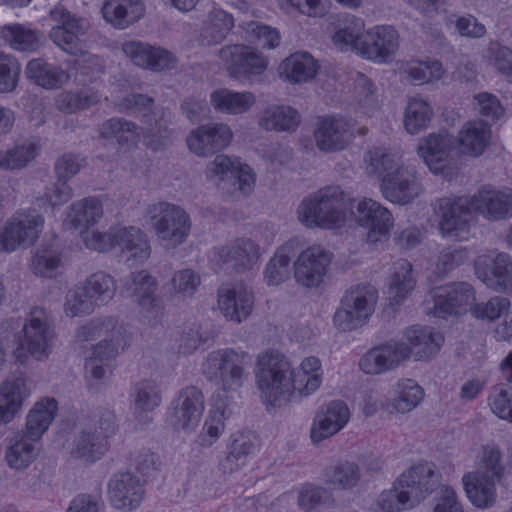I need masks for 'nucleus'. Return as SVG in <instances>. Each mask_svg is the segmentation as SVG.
<instances>
[{"label": "nucleus", "mask_w": 512, "mask_h": 512, "mask_svg": "<svg viewBox=\"0 0 512 512\" xmlns=\"http://www.w3.org/2000/svg\"><path fill=\"white\" fill-rule=\"evenodd\" d=\"M299 218L306 226L327 229L352 226L355 221L369 229L367 240L375 244L387 239L391 222L389 211L372 199L357 200L355 213L351 209L339 210L336 201L326 193L315 200L303 202L299 209Z\"/></svg>", "instance_id": "obj_1"}, {"label": "nucleus", "mask_w": 512, "mask_h": 512, "mask_svg": "<svg viewBox=\"0 0 512 512\" xmlns=\"http://www.w3.org/2000/svg\"><path fill=\"white\" fill-rule=\"evenodd\" d=\"M443 338L430 328L412 326L401 339L374 347L359 360L360 370L367 375H380L395 369L403 361L423 360L435 354Z\"/></svg>", "instance_id": "obj_2"}, {"label": "nucleus", "mask_w": 512, "mask_h": 512, "mask_svg": "<svg viewBox=\"0 0 512 512\" xmlns=\"http://www.w3.org/2000/svg\"><path fill=\"white\" fill-rule=\"evenodd\" d=\"M491 139L489 126L481 120L467 122L455 142L447 134H432L420 141L418 156L434 174H444L453 148L468 156L481 155Z\"/></svg>", "instance_id": "obj_3"}, {"label": "nucleus", "mask_w": 512, "mask_h": 512, "mask_svg": "<svg viewBox=\"0 0 512 512\" xmlns=\"http://www.w3.org/2000/svg\"><path fill=\"white\" fill-rule=\"evenodd\" d=\"M468 205V212H479L491 219H501L512 214V190L503 191L483 190L475 195L468 203L466 199H458L451 203L445 201L441 206L439 229L443 235L457 240L469 237L470 226L463 211Z\"/></svg>", "instance_id": "obj_4"}, {"label": "nucleus", "mask_w": 512, "mask_h": 512, "mask_svg": "<svg viewBox=\"0 0 512 512\" xmlns=\"http://www.w3.org/2000/svg\"><path fill=\"white\" fill-rule=\"evenodd\" d=\"M510 309V301L494 297L485 303L475 304V293L466 283L440 287L434 291V315L437 317L461 316L470 311L473 317L489 322L499 319Z\"/></svg>", "instance_id": "obj_5"}, {"label": "nucleus", "mask_w": 512, "mask_h": 512, "mask_svg": "<svg viewBox=\"0 0 512 512\" xmlns=\"http://www.w3.org/2000/svg\"><path fill=\"white\" fill-rule=\"evenodd\" d=\"M432 477L430 463L423 461L412 464L398 477L390 490L379 495L378 507L384 512H397L414 507L425 497Z\"/></svg>", "instance_id": "obj_6"}, {"label": "nucleus", "mask_w": 512, "mask_h": 512, "mask_svg": "<svg viewBox=\"0 0 512 512\" xmlns=\"http://www.w3.org/2000/svg\"><path fill=\"white\" fill-rule=\"evenodd\" d=\"M20 342L13 352L15 360L25 364L29 357L46 360L52 352L55 332L45 309L34 307L22 328Z\"/></svg>", "instance_id": "obj_7"}, {"label": "nucleus", "mask_w": 512, "mask_h": 512, "mask_svg": "<svg viewBox=\"0 0 512 512\" xmlns=\"http://www.w3.org/2000/svg\"><path fill=\"white\" fill-rule=\"evenodd\" d=\"M372 172L381 178L383 196L395 204H406L419 195L421 187L414 177L399 166L394 155L375 152L371 158Z\"/></svg>", "instance_id": "obj_8"}, {"label": "nucleus", "mask_w": 512, "mask_h": 512, "mask_svg": "<svg viewBox=\"0 0 512 512\" xmlns=\"http://www.w3.org/2000/svg\"><path fill=\"white\" fill-rule=\"evenodd\" d=\"M148 214L164 248L174 249L185 242L191 230V220L184 209L168 202H159L149 206Z\"/></svg>", "instance_id": "obj_9"}, {"label": "nucleus", "mask_w": 512, "mask_h": 512, "mask_svg": "<svg viewBox=\"0 0 512 512\" xmlns=\"http://www.w3.org/2000/svg\"><path fill=\"white\" fill-rule=\"evenodd\" d=\"M115 414L104 410L95 415L74 440L72 455L94 462L108 449L109 439L115 434Z\"/></svg>", "instance_id": "obj_10"}, {"label": "nucleus", "mask_w": 512, "mask_h": 512, "mask_svg": "<svg viewBox=\"0 0 512 512\" xmlns=\"http://www.w3.org/2000/svg\"><path fill=\"white\" fill-rule=\"evenodd\" d=\"M251 357L245 352L233 349L212 351L203 363V373L217 382L224 391H235L243 385L245 366L250 365Z\"/></svg>", "instance_id": "obj_11"}, {"label": "nucleus", "mask_w": 512, "mask_h": 512, "mask_svg": "<svg viewBox=\"0 0 512 512\" xmlns=\"http://www.w3.org/2000/svg\"><path fill=\"white\" fill-rule=\"evenodd\" d=\"M257 384L267 407H281L286 404L285 387L288 362L276 351H267L258 357Z\"/></svg>", "instance_id": "obj_12"}, {"label": "nucleus", "mask_w": 512, "mask_h": 512, "mask_svg": "<svg viewBox=\"0 0 512 512\" xmlns=\"http://www.w3.org/2000/svg\"><path fill=\"white\" fill-rule=\"evenodd\" d=\"M218 57L228 75L237 81L260 76L269 66L268 58L261 51L245 44L225 45L219 49Z\"/></svg>", "instance_id": "obj_13"}, {"label": "nucleus", "mask_w": 512, "mask_h": 512, "mask_svg": "<svg viewBox=\"0 0 512 512\" xmlns=\"http://www.w3.org/2000/svg\"><path fill=\"white\" fill-rule=\"evenodd\" d=\"M376 292L369 287L348 291L335 312L334 324L340 330H351L366 321L374 311Z\"/></svg>", "instance_id": "obj_14"}, {"label": "nucleus", "mask_w": 512, "mask_h": 512, "mask_svg": "<svg viewBox=\"0 0 512 512\" xmlns=\"http://www.w3.org/2000/svg\"><path fill=\"white\" fill-rule=\"evenodd\" d=\"M43 218L35 211L17 213L0 228V253L13 252L18 247L32 245L43 226Z\"/></svg>", "instance_id": "obj_15"}, {"label": "nucleus", "mask_w": 512, "mask_h": 512, "mask_svg": "<svg viewBox=\"0 0 512 512\" xmlns=\"http://www.w3.org/2000/svg\"><path fill=\"white\" fill-rule=\"evenodd\" d=\"M50 16L58 25L50 32L51 40L63 51L77 55L81 52L79 37L89 29V21L70 13L62 5L55 6Z\"/></svg>", "instance_id": "obj_16"}, {"label": "nucleus", "mask_w": 512, "mask_h": 512, "mask_svg": "<svg viewBox=\"0 0 512 512\" xmlns=\"http://www.w3.org/2000/svg\"><path fill=\"white\" fill-rule=\"evenodd\" d=\"M349 419L350 410L345 402L333 400L322 405L311 423V442L318 445L335 436L347 425Z\"/></svg>", "instance_id": "obj_17"}, {"label": "nucleus", "mask_w": 512, "mask_h": 512, "mask_svg": "<svg viewBox=\"0 0 512 512\" xmlns=\"http://www.w3.org/2000/svg\"><path fill=\"white\" fill-rule=\"evenodd\" d=\"M232 137L233 133L227 124L211 123L192 130L186 142L192 153L207 157L225 149Z\"/></svg>", "instance_id": "obj_18"}, {"label": "nucleus", "mask_w": 512, "mask_h": 512, "mask_svg": "<svg viewBox=\"0 0 512 512\" xmlns=\"http://www.w3.org/2000/svg\"><path fill=\"white\" fill-rule=\"evenodd\" d=\"M398 48V32L388 25H375L366 29L361 57L383 64L394 58Z\"/></svg>", "instance_id": "obj_19"}, {"label": "nucleus", "mask_w": 512, "mask_h": 512, "mask_svg": "<svg viewBox=\"0 0 512 512\" xmlns=\"http://www.w3.org/2000/svg\"><path fill=\"white\" fill-rule=\"evenodd\" d=\"M203 411L202 392L194 386L186 387L172 403L171 423L177 430L191 432L198 426Z\"/></svg>", "instance_id": "obj_20"}, {"label": "nucleus", "mask_w": 512, "mask_h": 512, "mask_svg": "<svg viewBox=\"0 0 512 512\" xmlns=\"http://www.w3.org/2000/svg\"><path fill=\"white\" fill-rule=\"evenodd\" d=\"M496 477L484 469H473L462 476V488L469 503L480 510L491 508L497 497Z\"/></svg>", "instance_id": "obj_21"}, {"label": "nucleus", "mask_w": 512, "mask_h": 512, "mask_svg": "<svg viewBox=\"0 0 512 512\" xmlns=\"http://www.w3.org/2000/svg\"><path fill=\"white\" fill-rule=\"evenodd\" d=\"M254 296L244 284L223 285L218 289V307L223 316L240 323L252 312Z\"/></svg>", "instance_id": "obj_22"}, {"label": "nucleus", "mask_w": 512, "mask_h": 512, "mask_svg": "<svg viewBox=\"0 0 512 512\" xmlns=\"http://www.w3.org/2000/svg\"><path fill=\"white\" fill-rule=\"evenodd\" d=\"M477 277L488 287L508 291L512 289V262L506 254L478 257L475 263Z\"/></svg>", "instance_id": "obj_23"}, {"label": "nucleus", "mask_w": 512, "mask_h": 512, "mask_svg": "<svg viewBox=\"0 0 512 512\" xmlns=\"http://www.w3.org/2000/svg\"><path fill=\"white\" fill-rule=\"evenodd\" d=\"M108 494L114 508L132 511L140 505L144 496V487L133 474L119 473L110 479Z\"/></svg>", "instance_id": "obj_24"}, {"label": "nucleus", "mask_w": 512, "mask_h": 512, "mask_svg": "<svg viewBox=\"0 0 512 512\" xmlns=\"http://www.w3.org/2000/svg\"><path fill=\"white\" fill-rule=\"evenodd\" d=\"M122 51L135 65L144 69L159 72L176 65V58L171 52L147 43L128 41L122 45Z\"/></svg>", "instance_id": "obj_25"}, {"label": "nucleus", "mask_w": 512, "mask_h": 512, "mask_svg": "<svg viewBox=\"0 0 512 512\" xmlns=\"http://www.w3.org/2000/svg\"><path fill=\"white\" fill-rule=\"evenodd\" d=\"M115 247H118L130 266L142 264L151 254L148 236L138 227L115 229Z\"/></svg>", "instance_id": "obj_26"}, {"label": "nucleus", "mask_w": 512, "mask_h": 512, "mask_svg": "<svg viewBox=\"0 0 512 512\" xmlns=\"http://www.w3.org/2000/svg\"><path fill=\"white\" fill-rule=\"evenodd\" d=\"M330 262L331 255L323 248L316 246L307 249L295 264V278L307 287L317 286Z\"/></svg>", "instance_id": "obj_27"}, {"label": "nucleus", "mask_w": 512, "mask_h": 512, "mask_svg": "<svg viewBox=\"0 0 512 512\" xmlns=\"http://www.w3.org/2000/svg\"><path fill=\"white\" fill-rule=\"evenodd\" d=\"M258 246L248 238H238L216 250L218 264L237 271L252 267L259 259Z\"/></svg>", "instance_id": "obj_28"}, {"label": "nucleus", "mask_w": 512, "mask_h": 512, "mask_svg": "<svg viewBox=\"0 0 512 512\" xmlns=\"http://www.w3.org/2000/svg\"><path fill=\"white\" fill-rule=\"evenodd\" d=\"M29 396L30 389L23 376L5 380L0 385V425L11 422Z\"/></svg>", "instance_id": "obj_29"}, {"label": "nucleus", "mask_w": 512, "mask_h": 512, "mask_svg": "<svg viewBox=\"0 0 512 512\" xmlns=\"http://www.w3.org/2000/svg\"><path fill=\"white\" fill-rule=\"evenodd\" d=\"M157 281L147 271L131 273L125 278L124 291L146 312L158 313L160 301L156 296Z\"/></svg>", "instance_id": "obj_30"}, {"label": "nucleus", "mask_w": 512, "mask_h": 512, "mask_svg": "<svg viewBox=\"0 0 512 512\" xmlns=\"http://www.w3.org/2000/svg\"><path fill=\"white\" fill-rule=\"evenodd\" d=\"M39 452L40 441L21 431L8 439L5 461L10 468L23 470L35 461Z\"/></svg>", "instance_id": "obj_31"}, {"label": "nucleus", "mask_w": 512, "mask_h": 512, "mask_svg": "<svg viewBox=\"0 0 512 512\" xmlns=\"http://www.w3.org/2000/svg\"><path fill=\"white\" fill-rule=\"evenodd\" d=\"M212 107L220 113L240 115L248 112L256 103L252 92H236L227 88H220L210 94Z\"/></svg>", "instance_id": "obj_32"}, {"label": "nucleus", "mask_w": 512, "mask_h": 512, "mask_svg": "<svg viewBox=\"0 0 512 512\" xmlns=\"http://www.w3.org/2000/svg\"><path fill=\"white\" fill-rule=\"evenodd\" d=\"M25 72L30 80L44 89H58L70 79L69 73L62 67L40 58L30 60Z\"/></svg>", "instance_id": "obj_33"}, {"label": "nucleus", "mask_w": 512, "mask_h": 512, "mask_svg": "<svg viewBox=\"0 0 512 512\" xmlns=\"http://www.w3.org/2000/svg\"><path fill=\"white\" fill-rule=\"evenodd\" d=\"M366 28L361 19L344 21L331 36L333 46L342 52H353L362 56Z\"/></svg>", "instance_id": "obj_34"}, {"label": "nucleus", "mask_w": 512, "mask_h": 512, "mask_svg": "<svg viewBox=\"0 0 512 512\" xmlns=\"http://www.w3.org/2000/svg\"><path fill=\"white\" fill-rule=\"evenodd\" d=\"M104 19L114 27L125 29L144 14V6L137 0H109L103 8Z\"/></svg>", "instance_id": "obj_35"}, {"label": "nucleus", "mask_w": 512, "mask_h": 512, "mask_svg": "<svg viewBox=\"0 0 512 512\" xmlns=\"http://www.w3.org/2000/svg\"><path fill=\"white\" fill-rule=\"evenodd\" d=\"M58 410L54 398H44L35 403L26 417V428L22 432L40 441L48 429Z\"/></svg>", "instance_id": "obj_36"}, {"label": "nucleus", "mask_w": 512, "mask_h": 512, "mask_svg": "<svg viewBox=\"0 0 512 512\" xmlns=\"http://www.w3.org/2000/svg\"><path fill=\"white\" fill-rule=\"evenodd\" d=\"M58 410L54 398H44L35 403L26 417V428L22 432L40 441L48 429Z\"/></svg>", "instance_id": "obj_37"}, {"label": "nucleus", "mask_w": 512, "mask_h": 512, "mask_svg": "<svg viewBox=\"0 0 512 512\" xmlns=\"http://www.w3.org/2000/svg\"><path fill=\"white\" fill-rule=\"evenodd\" d=\"M322 382L320 361L315 357L305 358L292 377L293 391L301 396L314 393Z\"/></svg>", "instance_id": "obj_38"}, {"label": "nucleus", "mask_w": 512, "mask_h": 512, "mask_svg": "<svg viewBox=\"0 0 512 512\" xmlns=\"http://www.w3.org/2000/svg\"><path fill=\"white\" fill-rule=\"evenodd\" d=\"M233 26L232 15L222 9H213L203 24L201 39L207 45L218 44L226 38Z\"/></svg>", "instance_id": "obj_39"}, {"label": "nucleus", "mask_w": 512, "mask_h": 512, "mask_svg": "<svg viewBox=\"0 0 512 512\" xmlns=\"http://www.w3.org/2000/svg\"><path fill=\"white\" fill-rule=\"evenodd\" d=\"M345 123L342 119L324 118L318 122L315 138L323 151H336L345 145Z\"/></svg>", "instance_id": "obj_40"}, {"label": "nucleus", "mask_w": 512, "mask_h": 512, "mask_svg": "<svg viewBox=\"0 0 512 512\" xmlns=\"http://www.w3.org/2000/svg\"><path fill=\"white\" fill-rule=\"evenodd\" d=\"M396 398L390 404L392 413H408L414 410L424 399V390L415 381L401 380L397 383Z\"/></svg>", "instance_id": "obj_41"}, {"label": "nucleus", "mask_w": 512, "mask_h": 512, "mask_svg": "<svg viewBox=\"0 0 512 512\" xmlns=\"http://www.w3.org/2000/svg\"><path fill=\"white\" fill-rule=\"evenodd\" d=\"M1 35L14 50L35 51L40 46V32L22 24L5 25L1 30Z\"/></svg>", "instance_id": "obj_42"}, {"label": "nucleus", "mask_w": 512, "mask_h": 512, "mask_svg": "<svg viewBox=\"0 0 512 512\" xmlns=\"http://www.w3.org/2000/svg\"><path fill=\"white\" fill-rule=\"evenodd\" d=\"M102 215L101 202L96 198L89 197L73 203L68 218L75 229L83 231L94 225Z\"/></svg>", "instance_id": "obj_43"}, {"label": "nucleus", "mask_w": 512, "mask_h": 512, "mask_svg": "<svg viewBox=\"0 0 512 512\" xmlns=\"http://www.w3.org/2000/svg\"><path fill=\"white\" fill-rule=\"evenodd\" d=\"M82 286L97 306L108 303L116 292V283L113 277L102 271L91 274Z\"/></svg>", "instance_id": "obj_44"}, {"label": "nucleus", "mask_w": 512, "mask_h": 512, "mask_svg": "<svg viewBox=\"0 0 512 512\" xmlns=\"http://www.w3.org/2000/svg\"><path fill=\"white\" fill-rule=\"evenodd\" d=\"M128 342L129 337L126 329L122 326L113 327L109 340L104 339L93 346L89 358L110 364L119 350H123L128 345Z\"/></svg>", "instance_id": "obj_45"}, {"label": "nucleus", "mask_w": 512, "mask_h": 512, "mask_svg": "<svg viewBox=\"0 0 512 512\" xmlns=\"http://www.w3.org/2000/svg\"><path fill=\"white\" fill-rule=\"evenodd\" d=\"M128 342L129 337L126 329L122 326L113 327L109 340L104 339L93 346L89 358L110 364L119 350H123L128 345Z\"/></svg>", "instance_id": "obj_46"}, {"label": "nucleus", "mask_w": 512, "mask_h": 512, "mask_svg": "<svg viewBox=\"0 0 512 512\" xmlns=\"http://www.w3.org/2000/svg\"><path fill=\"white\" fill-rule=\"evenodd\" d=\"M130 397L134 411L140 413L154 410L161 402L158 386L149 380L136 383Z\"/></svg>", "instance_id": "obj_47"}, {"label": "nucleus", "mask_w": 512, "mask_h": 512, "mask_svg": "<svg viewBox=\"0 0 512 512\" xmlns=\"http://www.w3.org/2000/svg\"><path fill=\"white\" fill-rule=\"evenodd\" d=\"M215 410L211 411L204 422L201 433L198 436L199 444L203 447L212 446L222 435L224 424V403H219L217 397H213Z\"/></svg>", "instance_id": "obj_48"}, {"label": "nucleus", "mask_w": 512, "mask_h": 512, "mask_svg": "<svg viewBox=\"0 0 512 512\" xmlns=\"http://www.w3.org/2000/svg\"><path fill=\"white\" fill-rule=\"evenodd\" d=\"M432 118L430 105L422 99L413 98L409 101L404 117L405 129L410 134H417L427 128Z\"/></svg>", "instance_id": "obj_49"}, {"label": "nucleus", "mask_w": 512, "mask_h": 512, "mask_svg": "<svg viewBox=\"0 0 512 512\" xmlns=\"http://www.w3.org/2000/svg\"><path fill=\"white\" fill-rule=\"evenodd\" d=\"M37 147L32 142H24L13 149L0 151V169L15 170L23 168L35 158Z\"/></svg>", "instance_id": "obj_50"}, {"label": "nucleus", "mask_w": 512, "mask_h": 512, "mask_svg": "<svg viewBox=\"0 0 512 512\" xmlns=\"http://www.w3.org/2000/svg\"><path fill=\"white\" fill-rule=\"evenodd\" d=\"M154 100L144 94H129L115 103L119 113H127L143 117V123H148L152 118Z\"/></svg>", "instance_id": "obj_51"}, {"label": "nucleus", "mask_w": 512, "mask_h": 512, "mask_svg": "<svg viewBox=\"0 0 512 512\" xmlns=\"http://www.w3.org/2000/svg\"><path fill=\"white\" fill-rule=\"evenodd\" d=\"M99 132L103 138L115 137L119 142L134 141L140 137L139 126L132 121L116 117L106 120Z\"/></svg>", "instance_id": "obj_52"}, {"label": "nucleus", "mask_w": 512, "mask_h": 512, "mask_svg": "<svg viewBox=\"0 0 512 512\" xmlns=\"http://www.w3.org/2000/svg\"><path fill=\"white\" fill-rule=\"evenodd\" d=\"M414 287V277L411 265L407 262H401L393 277L392 283L388 289L389 299L392 304H397L404 299Z\"/></svg>", "instance_id": "obj_53"}, {"label": "nucleus", "mask_w": 512, "mask_h": 512, "mask_svg": "<svg viewBox=\"0 0 512 512\" xmlns=\"http://www.w3.org/2000/svg\"><path fill=\"white\" fill-rule=\"evenodd\" d=\"M155 123L152 124L151 120L145 123V126L140 127V135L143 136L144 144L153 151H160L166 149L170 143V132L167 125L161 120L154 119Z\"/></svg>", "instance_id": "obj_54"}, {"label": "nucleus", "mask_w": 512, "mask_h": 512, "mask_svg": "<svg viewBox=\"0 0 512 512\" xmlns=\"http://www.w3.org/2000/svg\"><path fill=\"white\" fill-rule=\"evenodd\" d=\"M95 307H97L96 303L89 297L82 285L70 290L66 295L64 311L69 317L90 314Z\"/></svg>", "instance_id": "obj_55"}, {"label": "nucleus", "mask_w": 512, "mask_h": 512, "mask_svg": "<svg viewBox=\"0 0 512 512\" xmlns=\"http://www.w3.org/2000/svg\"><path fill=\"white\" fill-rule=\"evenodd\" d=\"M21 67L17 59L0 51V93L15 90L18 84Z\"/></svg>", "instance_id": "obj_56"}, {"label": "nucleus", "mask_w": 512, "mask_h": 512, "mask_svg": "<svg viewBox=\"0 0 512 512\" xmlns=\"http://www.w3.org/2000/svg\"><path fill=\"white\" fill-rule=\"evenodd\" d=\"M288 277V249L280 247L267 263L264 278L268 285L278 286Z\"/></svg>", "instance_id": "obj_57"}, {"label": "nucleus", "mask_w": 512, "mask_h": 512, "mask_svg": "<svg viewBox=\"0 0 512 512\" xmlns=\"http://www.w3.org/2000/svg\"><path fill=\"white\" fill-rule=\"evenodd\" d=\"M239 27L249 36L257 40L263 48L274 49L280 43V33L277 29L256 21L242 22Z\"/></svg>", "instance_id": "obj_58"}, {"label": "nucleus", "mask_w": 512, "mask_h": 512, "mask_svg": "<svg viewBox=\"0 0 512 512\" xmlns=\"http://www.w3.org/2000/svg\"><path fill=\"white\" fill-rule=\"evenodd\" d=\"M60 265V254L52 247L38 249L32 258V271L42 277H53Z\"/></svg>", "instance_id": "obj_59"}, {"label": "nucleus", "mask_w": 512, "mask_h": 512, "mask_svg": "<svg viewBox=\"0 0 512 512\" xmlns=\"http://www.w3.org/2000/svg\"><path fill=\"white\" fill-rule=\"evenodd\" d=\"M407 73L409 78L418 84L430 83L443 75L442 65L438 61H419L409 65Z\"/></svg>", "instance_id": "obj_60"}, {"label": "nucleus", "mask_w": 512, "mask_h": 512, "mask_svg": "<svg viewBox=\"0 0 512 512\" xmlns=\"http://www.w3.org/2000/svg\"><path fill=\"white\" fill-rule=\"evenodd\" d=\"M316 72L317 64L308 53L299 52L290 56V81H307L313 78Z\"/></svg>", "instance_id": "obj_61"}, {"label": "nucleus", "mask_w": 512, "mask_h": 512, "mask_svg": "<svg viewBox=\"0 0 512 512\" xmlns=\"http://www.w3.org/2000/svg\"><path fill=\"white\" fill-rule=\"evenodd\" d=\"M432 512H464L454 488L449 485H441L435 491Z\"/></svg>", "instance_id": "obj_62"}, {"label": "nucleus", "mask_w": 512, "mask_h": 512, "mask_svg": "<svg viewBox=\"0 0 512 512\" xmlns=\"http://www.w3.org/2000/svg\"><path fill=\"white\" fill-rule=\"evenodd\" d=\"M81 238L88 249L97 252H107L115 247V229H111L109 232L85 229L81 231Z\"/></svg>", "instance_id": "obj_63"}, {"label": "nucleus", "mask_w": 512, "mask_h": 512, "mask_svg": "<svg viewBox=\"0 0 512 512\" xmlns=\"http://www.w3.org/2000/svg\"><path fill=\"white\" fill-rule=\"evenodd\" d=\"M473 108L492 122L501 119L504 115V108L499 100L487 92H481L474 96Z\"/></svg>", "instance_id": "obj_64"}]
</instances>
